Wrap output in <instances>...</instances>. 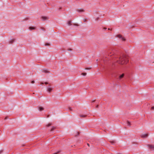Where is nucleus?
<instances>
[{"label":"nucleus","mask_w":154,"mask_h":154,"mask_svg":"<svg viewBox=\"0 0 154 154\" xmlns=\"http://www.w3.org/2000/svg\"><path fill=\"white\" fill-rule=\"evenodd\" d=\"M128 61V56L126 55H123L119 58V60H117L116 62L120 64L123 65L126 64Z\"/></svg>","instance_id":"1"},{"label":"nucleus","mask_w":154,"mask_h":154,"mask_svg":"<svg viewBox=\"0 0 154 154\" xmlns=\"http://www.w3.org/2000/svg\"><path fill=\"white\" fill-rule=\"evenodd\" d=\"M117 37L122 41H125V38L122 37L121 35H117Z\"/></svg>","instance_id":"2"},{"label":"nucleus","mask_w":154,"mask_h":154,"mask_svg":"<svg viewBox=\"0 0 154 154\" xmlns=\"http://www.w3.org/2000/svg\"><path fill=\"white\" fill-rule=\"evenodd\" d=\"M148 136L147 134H143L141 135V137L143 138H146Z\"/></svg>","instance_id":"3"},{"label":"nucleus","mask_w":154,"mask_h":154,"mask_svg":"<svg viewBox=\"0 0 154 154\" xmlns=\"http://www.w3.org/2000/svg\"><path fill=\"white\" fill-rule=\"evenodd\" d=\"M148 146L149 148L152 150H154V144L152 145H149Z\"/></svg>","instance_id":"4"},{"label":"nucleus","mask_w":154,"mask_h":154,"mask_svg":"<svg viewBox=\"0 0 154 154\" xmlns=\"http://www.w3.org/2000/svg\"><path fill=\"white\" fill-rule=\"evenodd\" d=\"M77 11L79 12V13H81L82 12H84V10L82 9H78L77 10Z\"/></svg>","instance_id":"5"},{"label":"nucleus","mask_w":154,"mask_h":154,"mask_svg":"<svg viewBox=\"0 0 154 154\" xmlns=\"http://www.w3.org/2000/svg\"><path fill=\"white\" fill-rule=\"evenodd\" d=\"M48 89V91L49 92H50L52 90V89L50 87H48L47 88Z\"/></svg>","instance_id":"6"},{"label":"nucleus","mask_w":154,"mask_h":154,"mask_svg":"<svg viewBox=\"0 0 154 154\" xmlns=\"http://www.w3.org/2000/svg\"><path fill=\"white\" fill-rule=\"evenodd\" d=\"M67 24L68 26H70L72 25V21H69L67 22Z\"/></svg>","instance_id":"7"},{"label":"nucleus","mask_w":154,"mask_h":154,"mask_svg":"<svg viewBox=\"0 0 154 154\" xmlns=\"http://www.w3.org/2000/svg\"><path fill=\"white\" fill-rule=\"evenodd\" d=\"M124 73L122 74L121 75H120L119 77V78L120 79H122L124 76Z\"/></svg>","instance_id":"8"},{"label":"nucleus","mask_w":154,"mask_h":154,"mask_svg":"<svg viewBox=\"0 0 154 154\" xmlns=\"http://www.w3.org/2000/svg\"><path fill=\"white\" fill-rule=\"evenodd\" d=\"M42 19L43 20H45L47 19V18L46 17H42Z\"/></svg>","instance_id":"9"},{"label":"nucleus","mask_w":154,"mask_h":154,"mask_svg":"<svg viewBox=\"0 0 154 154\" xmlns=\"http://www.w3.org/2000/svg\"><path fill=\"white\" fill-rule=\"evenodd\" d=\"M38 109L40 111H41L44 109V108L41 107H38Z\"/></svg>","instance_id":"10"},{"label":"nucleus","mask_w":154,"mask_h":154,"mask_svg":"<svg viewBox=\"0 0 154 154\" xmlns=\"http://www.w3.org/2000/svg\"><path fill=\"white\" fill-rule=\"evenodd\" d=\"M86 116V115H80V117H85Z\"/></svg>","instance_id":"11"},{"label":"nucleus","mask_w":154,"mask_h":154,"mask_svg":"<svg viewBox=\"0 0 154 154\" xmlns=\"http://www.w3.org/2000/svg\"><path fill=\"white\" fill-rule=\"evenodd\" d=\"M35 29V28L34 27H32L30 26L29 27V29H30L32 30Z\"/></svg>","instance_id":"12"},{"label":"nucleus","mask_w":154,"mask_h":154,"mask_svg":"<svg viewBox=\"0 0 154 154\" xmlns=\"http://www.w3.org/2000/svg\"><path fill=\"white\" fill-rule=\"evenodd\" d=\"M43 72H45V73H48L49 72L47 70H45V69L43 70Z\"/></svg>","instance_id":"13"},{"label":"nucleus","mask_w":154,"mask_h":154,"mask_svg":"<svg viewBox=\"0 0 154 154\" xmlns=\"http://www.w3.org/2000/svg\"><path fill=\"white\" fill-rule=\"evenodd\" d=\"M55 127H52L51 130V131H52L55 129Z\"/></svg>","instance_id":"14"},{"label":"nucleus","mask_w":154,"mask_h":154,"mask_svg":"<svg viewBox=\"0 0 154 154\" xmlns=\"http://www.w3.org/2000/svg\"><path fill=\"white\" fill-rule=\"evenodd\" d=\"M73 25L74 26H79V25L78 24H77V23H74L73 24Z\"/></svg>","instance_id":"15"},{"label":"nucleus","mask_w":154,"mask_h":154,"mask_svg":"<svg viewBox=\"0 0 154 154\" xmlns=\"http://www.w3.org/2000/svg\"><path fill=\"white\" fill-rule=\"evenodd\" d=\"M52 125L51 123H49V124H48L47 125V127H49L51 125Z\"/></svg>","instance_id":"16"},{"label":"nucleus","mask_w":154,"mask_h":154,"mask_svg":"<svg viewBox=\"0 0 154 154\" xmlns=\"http://www.w3.org/2000/svg\"><path fill=\"white\" fill-rule=\"evenodd\" d=\"M86 74H87L86 73H82L81 75H82L84 76H85L86 75Z\"/></svg>","instance_id":"17"},{"label":"nucleus","mask_w":154,"mask_h":154,"mask_svg":"<svg viewBox=\"0 0 154 154\" xmlns=\"http://www.w3.org/2000/svg\"><path fill=\"white\" fill-rule=\"evenodd\" d=\"M14 41V39H13L12 40H11V41L10 42L11 43H12Z\"/></svg>","instance_id":"18"},{"label":"nucleus","mask_w":154,"mask_h":154,"mask_svg":"<svg viewBox=\"0 0 154 154\" xmlns=\"http://www.w3.org/2000/svg\"><path fill=\"white\" fill-rule=\"evenodd\" d=\"M127 123H128V125H130L131 124H130V122H127Z\"/></svg>","instance_id":"19"},{"label":"nucleus","mask_w":154,"mask_h":154,"mask_svg":"<svg viewBox=\"0 0 154 154\" xmlns=\"http://www.w3.org/2000/svg\"><path fill=\"white\" fill-rule=\"evenodd\" d=\"M49 45V44L48 43H46L45 44V46H48V45Z\"/></svg>","instance_id":"20"},{"label":"nucleus","mask_w":154,"mask_h":154,"mask_svg":"<svg viewBox=\"0 0 154 154\" xmlns=\"http://www.w3.org/2000/svg\"><path fill=\"white\" fill-rule=\"evenodd\" d=\"M34 83H35V81H32L31 82V83H32V84Z\"/></svg>","instance_id":"21"},{"label":"nucleus","mask_w":154,"mask_h":154,"mask_svg":"<svg viewBox=\"0 0 154 154\" xmlns=\"http://www.w3.org/2000/svg\"><path fill=\"white\" fill-rule=\"evenodd\" d=\"M83 21L84 22H86V19H83Z\"/></svg>","instance_id":"22"},{"label":"nucleus","mask_w":154,"mask_h":154,"mask_svg":"<svg viewBox=\"0 0 154 154\" xmlns=\"http://www.w3.org/2000/svg\"><path fill=\"white\" fill-rule=\"evenodd\" d=\"M91 69L90 68H85L86 69Z\"/></svg>","instance_id":"23"},{"label":"nucleus","mask_w":154,"mask_h":154,"mask_svg":"<svg viewBox=\"0 0 154 154\" xmlns=\"http://www.w3.org/2000/svg\"><path fill=\"white\" fill-rule=\"evenodd\" d=\"M59 152V151H58V152H56V153H54V154H57Z\"/></svg>","instance_id":"24"},{"label":"nucleus","mask_w":154,"mask_h":154,"mask_svg":"<svg viewBox=\"0 0 154 154\" xmlns=\"http://www.w3.org/2000/svg\"><path fill=\"white\" fill-rule=\"evenodd\" d=\"M151 109H154V106H152L151 108Z\"/></svg>","instance_id":"25"},{"label":"nucleus","mask_w":154,"mask_h":154,"mask_svg":"<svg viewBox=\"0 0 154 154\" xmlns=\"http://www.w3.org/2000/svg\"><path fill=\"white\" fill-rule=\"evenodd\" d=\"M45 84L47 85V84H48V82H45Z\"/></svg>","instance_id":"26"},{"label":"nucleus","mask_w":154,"mask_h":154,"mask_svg":"<svg viewBox=\"0 0 154 154\" xmlns=\"http://www.w3.org/2000/svg\"><path fill=\"white\" fill-rule=\"evenodd\" d=\"M96 107H97V108L98 107V105H97V106H96Z\"/></svg>","instance_id":"27"},{"label":"nucleus","mask_w":154,"mask_h":154,"mask_svg":"<svg viewBox=\"0 0 154 154\" xmlns=\"http://www.w3.org/2000/svg\"><path fill=\"white\" fill-rule=\"evenodd\" d=\"M95 101V100H93L92 102H94Z\"/></svg>","instance_id":"28"},{"label":"nucleus","mask_w":154,"mask_h":154,"mask_svg":"<svg viewBox=\"0 0 154 154\" xmlns=\"http://www.w3.org/2000/svg\"><path fill=\"white\" fill-rule=\"evenodd\" d=\"M111 142V143H114L113 141H112V142Z\"/></svg>","instance_id":"29"},{"label":"nucleus","mask_w":154,"mask_h":154,"mask_svg":"<svg viewBox=\"0 0 154 154\" xmlns=\"http://www.w3.org/2000/svg\"><path fill=\"white\" fill-rule=\"evenodd\" d=\"M88 144V145L89 146V144L88 143V144Z\"/></svg>","instance_id":"30"},{"label":"nucleus","mask_w":154,"mask_h":154,"mask_svg":"<svg viewBox=\"0 0 154 154\" xmlns=\"http://www.w3.org/2000/svg\"><path fill=\"white\" fill-rule=\"evenodd\" d=\"M2 151H0V154L1 153V152H2Z\"/></svg>","instance_id":"31"},{"label":"nucleus","mask_w":154,"mask_h":154,"mask_svg":"<svg viewBox=\"0 0 154 154\" xmlns=\"http://www.w3.org/2000/svg\"><path fill=\"white\" fill-rule=\"evenodd\" d=\"M69 109H70V110H71V108H69Z\"/></svg>","instance_id":"32"},{"label":"nucleus","mask_w":154,"mask_h":154,"mask_svg":"<svg viewBox=\"0 0 154 154\" xmlns=\"http://www.w3.org/2000/svg\"><path fill=\"white\" fill-rule=\"evenodd\" d=\"M79 134V132H78V135Z\"/></svg>","instance_id":"33"},{"label":"nucleus","mask_w":154,"mask_h":154,"mask_svg":"<svg viewBox=\"0 0 154 154\" xmlns=\"http://www.w3.org/2000/svg\"><path fill=\"white\" fill-rule=\"evenodd\" d=\"M41 84H43V83H41Z\"/></svg>","instance_id":"34"},{"label":"nucleus","mask_w":154,"mask_h":154,"mask_svg":"<svg viewBox=\"0 0 154 154\" xmlns=\"http://www.w3.org/2000/svg\"><path fill=\"white\" fill-rule=\"evenodd\" d=\"M6 119V117L5 118V119Z\"/></svg>","instance_id":"35"}]
</instances>
